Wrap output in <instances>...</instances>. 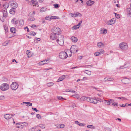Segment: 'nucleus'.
I'll list each match as a JSON object with an SVG mask.
<instances>
[{"label":"nucleus","instance_id":"nucleus-1","mask_svg":"<svg viewBox=\"0 0 131 131\" xmlns=\"http://www.w3.org/2000/svg\"><path fill=\"white\" fill-rule=\"evenodd\" d=\"M78 51L77 47L75 45H72L70 48V50H68V52H69L70 54L68 55V57H71L72 55V53H76Z\"/></svg>","mask_w":131,"mask_h":131},{"label":"nucleus","instance_id":"nucleus-2","mask_svg":"<svg viewBox=\"0 0 131 131\" xmlns=\"http://www.w3.org/2000/svg\"><path fill=\"white\" fill-rule=\"evenodd\" d=\"M51 30L52 33L57 35H59L61 32V29L58 27H54Z\"/></svg>","mask_w":131,"mask_h":131},{"label":"nucleus","instance_id":"nucleus-3","mask_svg":"<svg viewBox=\"0 0 131 131\" xmlns=\"http://www.w3.org/2000/svg\"><path fill=\"white\" fill-rule=\"evenodd\" d=\"M9 87V85L8 84L6 83H4L1 85L0 89L2 91H4L8 90Z\"/></svg>","mask_w":131,"mask_h":131},{"label":"nucleus","instance_id":"nucleus-4","mask_svg":"<svg viewBox=\"0 0 131 131\" xmlns=\"http://www.w3.org/2000/svg\"><path fill=\"white\" fill-rule=\"evenodd\" d=\"M59 58L62 59H65L68 57L67 53L65 52H61L59 54Z\"/></svg>","mask_w":131,"mask_h":131},{"label":"nucleus","instance_id":"nucleus-5","mask_svg":"<svg viewBox=\"0 0 131 131\" xmlns=\"http://www.w3.org/2000/svg\"><path fill=\"white\" fill-rule=\"evenodd\" d=\"M9 4L12 8H16L18 7L17 3L14 1H10L9 2Z\"/></svg>","mask_w":131,"mask_h":131},{"label":"nucleus","instance_id":"nucleus-6","mask_svg":"<svg viewBox=\"0 0 131 131\" xmlns=\"http://www.w3.org/2000/svg\"><path fill=\"white\" fill-rule=\"evenodd\" d=\"M120 48L123 50H125L127 49L128 46L127 44L124 42L120 43L119 45Z\"/></svg>","mask_w":131,"mask_h":131},{"label":"nucleus","instance_id":"nucleus-7","mask_svg":"<svg viewBox=\"0 0 131 131\" xmlns=\"http://www.w3.org/2000/svg\"><path fill=\"white\" fill-rule=\"evenodd\" d=\"M18 84L16 82H12L10 87L11 89L13 90H16L18 87Z\"/></svg>","mask_w":131,"mask_h":131},{"label":"nucleus","instance_id":"nucleus-8","mask_svg":"<svg viewBox=\"0 0 131 131\" xmlns=\"http://www.w3.org/2000/svg\"><path fill=\"white\" fill-rule=\"evenodd\" d=\"M84 100H86L87 101L92 103L96 104L97 103L98 100L96 99H84Z\"/></svg>","mask_w":131,"mask_h":131},{"label":"nucleus","instance_id":"nucleus-9","mask_svg":"<svg viewBox=\"0 0 131 131\" xmlns=\"http://www.w3.org/2000/svg\"><path fill=\"white\" fill-rule=\"evenodd\" d=\"M123 83L125 84H128L131 82L130 79L129 78H125L122 79L121 80Z\"/></svg>","mask_w":131,"mask_h":131},{"label":"nucleus","instance_id":"nucleus-10","mask_svg":"<svg viewBox=\"0 0 131 131\" xmlns=\"http://www.w3.org/2000/svg\"><path fill=\"white\" fill-rule=\"evenodd\" d=\"M82 22V21H80L79 22L78 25L73 26V27H72V29L74 30L78 28L81 24Z\"/></svg>","mask_w":131,"mask_h":131},{"label":"nucleus","instance_id":"nucleus-11","mask_svg":"<svg viewBox=\"0 0 131 131\" xmlns=\"http://www.w3.org/2000/svg\"><path fill=\"white\" fill-rule=\"evenodd\" d=\"M115 19L113 18L108 21H107L106 23L107 25H111L114 24L115 22Z\"/></svg>","mask_w":131,"mask_h":131},{"label":"nucleus","instance_id":"nucleus-12","mask_svg":"<svg viewBox=\"0 0 131 131\" xmlns=\"http://www.w3.org/2000/svg\"><path fill=\"white\" fill-rule=\"evenodd\" d=\"M49 60V59H46L43 61L38 63L39 66H41L47 63H48L46 62L47 61H48Z\"/></svg>","mask_w":131,"mask_h":131},{"label":"nucleus","instance_id":"nucleus-13","mask_svg":"<svg viewBox=\"0 0 131 131\" xmlns=\"http://www.w3.org/2000/svg\"><path fill=\"white\" fill-rule=\"evenodd\" d=\"M56 34L53 33H51L50 34V39L52 40H55L57 38Z\"/></svg>","mask_w":131,"mask_h":131},{"label":"nucleus","instance_id":"nucleus-14","mask_svg":"<svg viewBox=\"0 0 131 131\" xmlns=\"http://www.w3.org/2000/svg\"><path fill=\"white\" fill-rule=\"evenodd\" d=\"M94 2L91 0H89L86 2V4L88 6H91L94 4Z\"/></svg>","mask_w":131,"mask_h":131},{"label":"nucleus","instance_id":"nucleus-15","mask_svg":"<svg viewBox=\"0 0 131 131\" xmlns=\"http://www.w3.org/2000/svg\"><path fill=\"white\" fill-rule=\"evenodd\" d=\"M98 101H99L100 102H104L105 103V104L106 105H108L110 104V101H108L105 100H103V101L101 99H98Z\"/></svg>","mask_w":131,"mask_h":131},{"label":"nucleus","instance_id":"nucleus-16","mask_svg":"<svg viewBox=\"0 0 131 131\" xmlns=\"http://www.w3.org/2000/svg\"><path fill=\"white\" fill-rule=\"evenodd\" d=\"M127 15L129 17H131V8H128L127 10Z\"/></svg>","mask_w":131,"mask_h":131},{"label":"nucleus","instance_id":"nucleus-17","mask_svg":"<svg viewBox=\"0 0 131 131\" xmlns=\"http://www.w3.org/2000/svg\"><path fill=\"white\" fill-rule=\"evenodd\" d=\"M3 16L4 17H6L7 16V10L6 9L5 10H3Z\"/></svg>","mask_w":131,"mask_h":131},{"label":"nucleus","instance_id":"nucleus-18","mask_svg":"<svg viewBox=\"0 0 131 131\" xmlns=\"http://www.w3.org/2000/svg\"><path fill=\"white\" fill-rule=\"evenodd\" d=\"M4 117L6 119L8 120L12 118V116H10V115L8 114L4 115Z\"/></svg>","mask_w":131,"mask_h":131},{"label":"nucleus","instance_id":"nucleus-19","mask_svg":"<svg viewBox=\"0 0 131 131\" xmlns=\"http://www.w3.org/2000/svg\"><path fill=\"white\" fill-rule=\"evenodd\" d=\"M16 127L18 128H23L22 123H19L16 124Z\"/></svg>","mask_w":131,"mask_h":131},{"label":"nucleus","instance_id":"nucleus-20","mask_svg":"<svg viewBox=\"0 0 131 131\" xmlns=\"http://www.w3.org/2000/svg\"><path fill=\"white\" fill-rule=\"evenodd\" d=\"M66 76L65 75H63L60 77L59 79L57 80V82H59L60 81L63 80L65 78Z\"/></svg>","mask_w":131,"mask_h":131},{"label":"nucleus","instance_id":"nucleus-21","mask_svg":"<svg viewBox=\"0 0 131 131\" xmlns=\"http://www.w3.org/2000/svg\"><path fill=\"white\" fill-rule=\"evenodd\" d=\"M64 40V36L63 35H59L58 37V39H57L56 41L57 42L59 41V40Z\"/></svg>","mask_w":131,"mask_h":131},{"label":"nucleus","instance_id":"nucleus-22","mask_svg":"<svg viewBox=\"0 0 131 131\" xmlns=\"http://www.w3.org/2000/svg\"><path fill=\"white\" fill-rule=\"evenodd\" d=\"M26 104V106H32V103L30 102H25L22 103H21V105H24V104Z\"/></svg>","mask_w":131,"mask_h":131},{"label":"nucleus","instance_id":"nucleus-23","mask_svg":"<svg viewBox=\"0 0 131 131\" xmlns=\"http://www.w3.org/2000/svg\"><path fill=\"white\" fill-rule=\"evenodd\" d=\"M72 41L74 42H76L78 41V39L77 38L74 36H72L71 38Z\"/></svg>","mask_w":131,"mask_h":131},{"label":"nucleus","instance_id":"nucleus-24","mask_svg":"<svg viewBox=\"0 0 131 131\" xmlns=\"http://www.w3.org/2000/svg\"><path fill=\"white\" fill-rule=\"evenodd\" d=\"M16 9V8H12L9 11L10 13L12 14H14L15 13Z\"/></svg>","mask_w":131,"mask_h":131},{"label":"nucleus","instance_id":"nucleus-25","mask_svg":"<svg viewBox=\"0 0 131 131\" xmlns=\"http://www.w3.org/2000/svg\"><path fill=\"white\" fill-rule=\"evenodd\" d=\"M10 31L12 33H15L16 31V28L14 27L11 28H10Z\"/></svg>","mask_w":131,"mask_h":131},{"label":"nucleus","instance_id":"nucleus-26","mask_svg":"<svg viewBox=\"0 0 131 131\" xmlns=\"http://www.w3.org/2000/svg\"><path fill=\"white\" fill-rule=\"evenodd\" d=\"M57 42L61 46L63 45L64 44V40H59V41Z\"/></svg>","mask_w":131,"mask_h":131},{"label":"nucleus","instance_id":"nucleus-27","mask_svg":"<svg viewBox=\"0 0 131 131\" xmlns=\"http://www.w3.org/2000/svg\"><path fill=\"white\" fill-rule=\"evenodd\" d=\"M75 123H76V124L79 125L80 126H84V124L82 123H80L78 121H75Z\"/></svg>","mask_w":131,"mask_h":131},{"label":"nucleus","instance_id":"nucleus-28","mask_svg":"<svg viewBox=\"0 0 131 131\" xmlns=\"http://www.w3.org/2000/svg\"><path fill=\"white\" fill-rule=\"evenodd\" d=\"M107 32V30L106 29H105L104 30H101L100 31V33L103 34H105Z\"/></svg>","mask_w":131,"mask_h":131},{"label":"nucleus","instance_id":"nucleus-29","mask_svg":"<svg viewBox=\"0 0 131 131\" xmlns=\"http://www.w3.org/2000/svg\"><path fill=\"white\" fill-rule=\"evenodd\" d=\"M54 83L53 82H49L47 84V86L48 87H50L53 85Z\"/></svg>","mask_w":131,"mask_h":131},{"label":"nucleus","instance_id":"nucleus-30","mask_svg":"<svg viewBox=\"0 0 131 131\" xmlns=\"http://www.w3.org/2000/svg\"><path fill=\"white\" fill-rule=\"evenodd\" d=\"M39 126L42 129H44L45 127V125L44 124H39Z\"/></svg>","mask_w":131,"mask_h":131},{"label":"nucleus","instance_id":"nucleus-31","mask_svg":"<svg viewBox=\"0 0 131 131\" xmlns=\"http://www.w3.org/2000/svg\"><path fill=\"white\" fill-rule=\"evenodd\" d=\"M104 45V44L101 42H99L97 44V46L99 47H101V46Z\"/></svg>","mask_w":131,"mask_h":131},{"label":"nucleus","instance_id":"nucleus-32","mask_svg":"<svg viewBox=\"0 0 131 131\" xmlns=\"http://www.w3.org/2000/svg\"><path fill=\"white\" fill-rule=\"evenodd\" d=\"M15 20V18H14L12 20L11 22L13 24H16L18 23V21H16Z\"/></svg>","mask_w":131,"mask_h":131},{"label":"nucleus","instance_id":"nucleus-33","mask_svg":"<svg viewBox=\"0 0 131 131\" xmlns=\"http://www.w3.org/2000/svg\"><path fill=\"white\" fill-rule=\"evenodd\" d=\"M35 20V18L33 17L29 18L28 19V21H34Z\"/></svg>","mask_w":131,"mask_h":131},{"label":"nucleus","instance_id":"nucleus-34","mask_svg":"<svg viewBox=\"0 0 131 131\" xmlns=\"http://www.w3.org/2000/svg\"><path fill=\"white\" fill-rule=\"evenodd\" d=\"M85 73L88 75H90L91 74V72L90 71H88V70H85Z\"/></svg>","mask_w":131,"mask_h":131},{"label":"nucleus","instance_id":"nucleus-35","mask_svg":"<svg viewBox=\"0 0 131 131\" xmlns=\"http://www.w3.org/2000/svg\"><path fill=\"white\" fill-rule=\"evenodd\" d=\"M4 27L5 32H7L8 30L7 27L6 26V25H4Z\"/></svg>","mask_w":131,"mask_h":131},{"label":"nucleus","instance_id":"nucleus-36","mask_svg":"<svg viewBox=\"0 0 131 131\" xmlns=\"http://www.w3.org/2000/svg\"><path fill=\"white\" fill-rule=\"evenodd\" d=\"M9 4V3H6L4 5V7L5 8H7L8 7Z\"/></svg>","mask_w":131,"mask_h":131},{"label":"nucleus","instance_id":"nucleus-37","mask_svg":"<svg viewBox=\"0 0 131 131\" xmlns=\"http://www.w3.org/2000/svg\"><path fill=\"white\" fill-rule=\"evenodd\" d=\"M75 17L78 16H82V15L79 12H77V13H75Z\"/></svg>","mask_w":131,"mask_h":131},{"label":"nucleus","instance_id":"nucleus-38","mask_svg":"<svg viewBox=\"0 0 131 131\" xmlns=\"http://www.w3.org/2000/svg\"><path fill=\"white\" fill-rule=\"evenodd\" d=\"M72 96L74 98H79V95L78 94H74Z\"/></svg>","mask_w":131,"mask_h":131},{"label":"nucleus","instance_id":"nucleus-39","mask_svg":"<svg viewBox=\"0 0 131 131\" xmlns=\"http://www.w3.org/2000/svg\"><path fill=\"white\" fill-rule=\"evenodd\" d=\"M46 10V9L45 7L41 8L40 10V12H43Z\"/></svg>","mask_w":131,"mask_h":131},{"label":"nucleus","instance_id":"nucleus-40","mask_svg":"<svg viewBox=\"0 0 131 131\" xmlns=\"http://www.w3.org/2000/svg\"><path fill=\"white\" fill-rule=\"evenodd\" d=\"M31 2L36 5H37L38 4V2L36 0H31Z\"/></svg>","mask_w":131,"mask_h":131},{"label":"nucleus","instance_id":"nucleus-41","mask_svg":"<svg viewBox=\"0 0 131 131\" xmlns=\"http://www.w3.org/2000/svg\"><path fill=\"white\" fill-rule=\"evenodd\" d=\"M115 16L117 18L119 19L120 18V16L119 14L116 13H115Z\"/></svg>","mask_w":131,"mask_h":131},{"label":"nucleus","instance_id":"nucleus-42","mask_svg":"<svg viewBox=\"0 0 131 131\" xmlns=\"http://www.w3.org/2000/svg\"><path fill=\"white\" fill-rule=\"evenodd\" d=\"M36 34V33L34 31H31L29 34V35H31L34 36Z\"/></svg>","mask_w":131,"mask_h":131},{"label":"nucleus","instance_id":"nucleus-43","mask_svg":"<svg viewBox=\"0 0 131 131\" xmlns=\"http://www.w3.org/2000/svg\"><path fill=\"white\" fill-rule=\"evenodd\" d=\"M4 17L3 16H0V20L3 22H4V21L5 19Z\"/></svg>","mask_w":131,"mask_h":131},{"label":"nucleus","instance_id":"nucleus-44","mask_svg":"<svg viewBox=\"0 0 131 131\" xmlns=\"http://www.w3.org/2000/svg\"><path fill=\"white\" fill-rule=\"evenodd\" d=\"M67 92H72V93H74V94H76V92L74 90H70L68 91H67Z\"/></svg>","mask_w":131,"mask_h":131},{"label":"nucleus","instance_id":"nucleus-45","mask_svg":"<svg viewBox=\"0 0 131 131\" xmlns=\"http://www.w3.org/2000/svg\"><path fill=\"white\" fill-rule=\"evenodd\" d=\"M19 24L20 25H21L24 24V21L23 20H21L19 21Z\"/></svg>","mask_w":131,"mask_h":131},{"label":"nucleus","instance_id":"nucleus-46","mask_svg":"<svg viewBox=\"0 0 131 131\" xmlns=\"http://www.w3.org/2000/svg\"><path fill=\"white\" fill-rule=\"evenodd\" d=\"M36 117L38 119H41V117L39 114H38L36 115Z\"/></svg>","mask_w":131,"mask_h":131},{"label":"nucleus","instance_id":"nucleus-47","mask_svg":"<svg viewBox=\"0 0 131 131\" xmlns=\"http://www.w3.org/2000/svg\"><path fill=\"white\" fill-rule=\"evenodd\" d=\"M22 124L23 125V127H24V126H26L28 125L27 123L26 122L22 123Z\"/></svg>","mask_w":131,"mask_h":131},{"label":"nucleus","instance_id":"nucleus-48","mask_svg":"<svg viewBox=\"0 0 131 131\" xmlns=\"http://www.w3.org/2000/svg\"><path fill=\"white\" fill-rule=\"evenodd\" d=\"M53 6H54L56 8H58L59 7V5L57 4H54Z\"/></svg>","mask_w":131,"mask_h":131},{"label":"nucleus","instance_id":"nucleus-49","mask_svg":"<svg viewBox=\"0 0 131 131\" xmlns=\"http://www.w3.org/2000/svg\"><path fill=\"white\" fill-rule=\"evenodd\" d=\"M104 52V51L102 49H101L99 52L100 53V54H103Z\"/></svg>","mask_w":131,"mask_h":131},{"label":"nucleus","instance_id":"nucleus-50","mask_svg":"<svg viewBox=\"0 0 131 131\" xmlns=\"http://www.w3.org/2000/svg\"><path fill=\"white\" fill-rule=\"evenodd\" d=\"M69 14L70 16H71V17H75V13H74L73 14L72 13H70Z\"/></svg>","mask_w":131,"mask_h":131},{"label":"nucleus","instance_id":"nucleus-51","mask_svg":"<svg viewBox=\"0 0 131 131\" xmlns=\"http://www.w3.org/2000/svg\"><path fill=\"white\" fill-rule=\"evenodd\" d=\"M100 53H99V52H96L94 53V55L96 56H97L99 55Z\"/></svg>","mask_w":131,"mask_h":131},{"label":"nucleus","instance_id":"nucleus-52","mask_svg":"<svg viewBox=\"0 0 131 131\" xmlns=\"http://www.w3.org/2000/svg\"><path fill=\"white\" fill-rule=\"evenodd\" d=\"M107 80L108 81H111L113 80L114 79L112 78H107Z\"/></svg>","mask_w":131,"mask_h":131},{"label":"nucleus","instance_id":"nucleus-53","mask_svg":"<svg viewBox=\"0 0 131 131\" xmlns=\"http://www.w3.org/2000/svg\"><path fill=\"white\" fill-rule=\"evenodd\" d=\"M32 109H33L34 111H35L36 112H38L39 111L38 110H37L36 108H34L33 107L32 108Z\"/></svg>","mask_w":131,"mask_h":131},{"label":"nucleus","instance_id":"nucleus-54","mask_svg":"<svg viewBox=\"0 0 131 131\" xmlns=\"http://www.w3.org/2000/svg\"><path fill=\"white\" fill-rule=\"evenodd\" d=\"M113 105L114 106H118V103H112Z\"/></svg>","mask_w":131,"mask_h":131},{"label":"nucleus","instance_id":"nucleus-55","mask_svg":"<svg viewBox=\"0 0 131 131\" xmlns=\"http://www.w3.org/2000/svg\"><path fill=\"white\" fill-rule=\"evenodd\" d=\"M30 50H27L26 51V54H27V55H28V54H29V53H30ZM28 57H29V56H28Z\"/></svg>","mask_w":131,"mask_h":131},{"label":"nucleus","instance_id":"nucleus-56","mask_svg":"<svg viewBox=\"0 0 131 131\" xmlns=\"http://www.w3.org/2000/svg\"><path fill=\"white\" fill-rule=\"evenodd\" d=\"M64 124H61L60 125V127L61 128H64Z\"/></svg>","mask_w":131,"mask_h":131},{"label":"nucleus","instance_id":"nucleus-57","mask_svg":"<svg viewBox=\"0 0 131 131\" xmlns=\"http://www.w3.org/2000/svg\"><path fill=\"white\" fill-rule=\"evenodd\" d=\"M27 29V31L28 32H29V28H28V27L27 26L26 27L24 28V29Z\"/></svg>","mask_w":131,"mask_h":131},{"label":"nucleus","instance_id":"nucleus-58","mask_svg":"<svg viewBox=\"0 0 131 131\" xmlns=\"http://www.w3.org/2000/svg\"><path fill=\"white\" fill-rule=\"evenodd\" d=\"M71 106H72V107H73V108H74V107H76V105H75V104H74V103H73V104H72V105Z\"/></svg>","mask_w":131,"mask_h":131},{"label":"nucleus","instance_id":"nucleus-59","mask_svg":"<svg viewBox=\"0 0 131 131\" xmlns=\"http://www.w3.org/2000/svg\"><path fill=\"white\" fill-rule=\"evenodd\" d=\"M126 65V64H125L123 66H121L120 67V68L121 69H123L124 68H126V67H124V66H125Z\"/></svg>","mask_w":131,"mask_h":131},{"label":"nucleus","instance_id":"nucleus-60","mask_svg":"<svg viewBox=\"0 0 131 131\" xmlns=\"http://www.w3.org/2000/svg\"><path fill=\"white\" fill-rule=\"evenodd\" d=\"M105 131H111V130L110 129L108 128L106 129Z\"/></svg>","mask_w":131,"mask_h":131},{"label":"nucleus","instance_id":"nucleus-61","mask_svg":"<svg viewBox=\"0 0 131 131\" xmlns=\"http://www.w3.org/2000/svg\"><path fill=\"white\" fill-rule=\"evenodd\" d=\"M36 27V26L35 25H33L31 26V27L32 28H34L35 27Z\"/></svg>","mask_w":131,"mask_h":131},{"label":"nucleus","instance_id":"nucleus-62","mask_svg":"<svg viewBox=\"0 0 131 131\" xmlns=\"http://www.w3.org/2000/svg\"><path fill=\"white\" fill-rule=\"evenodd\" d=\"M45 19L46 20H49V18L48 16H46L45 18Z\"/></svg>","mask_w":131,"mask_h":131},{"label":"nucleus","instance_id":"nucleus-63","mask_svg":"<svg viewBox=\"0 0 131 131\" xmlns=\"http://www.w3.org/2000/svg\"><path fill=\"white\" fill-rule=\"evenodd\" d=\"M87 80V78L85 77H83L82 79L83 80Z\"/></svg>","mask_w":131,"mask_h":131},{"label":"nucleus","instance_id":"nucleus-64","mask_svg":"<svg viewBox=\"0 0 131 131\" xmlns=\"http://www.w3.org/2000/svg\"><path fill=\"white\" fill-rule=\"evenodd\" d=\"M92 126L93 125H88L87 126V127L88 128H90L91 127H92Z\"/></svg>","mask_w":131,"mask_h":131}]
</instances>
